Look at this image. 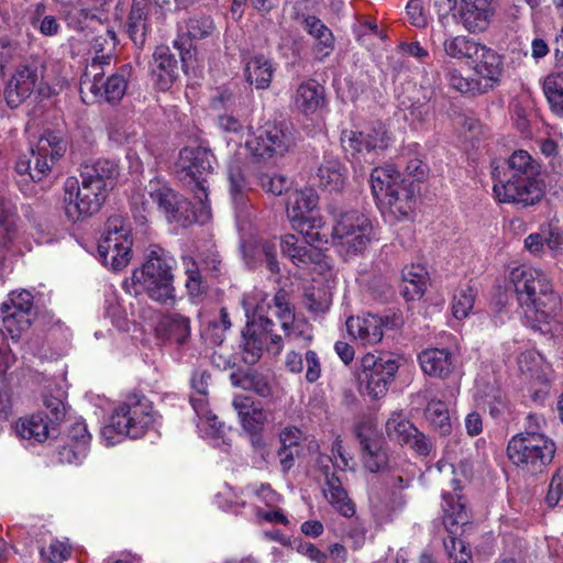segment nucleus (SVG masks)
<instances>
[{
	"mask_svg": "<svg viewBox=\"0 0 563 563\" xmlns=\"http://www.w3.org/2000/svg\"><path fill=\"white\" fill-rule=\"evenodd\" d=\"M62 208L71 223L85 221L101 209L107 194L101 191L98 181L67 177L63 186Z\"/></svg>",
	"mask_w": 563,
	"mask_h": 563,
	"instance_id": "12",
	"label": "nucleus"
},
{
	"mask_svg": "<svg viewBox=\"0 0 563 563\" xmlns=\"http://www.w3.org/2000/svg\"><path fill=\"white\" fill-rule=\"evenodd\" d=\"M540 164L523 150L515 151L507 159L505 179L494 177L493 194L499 203L527 208L543 198L544 183L541 179Z\"/></svg>",
	"mask_w": 563,
	"mask_h": 563,
	"instance_id": "2",
	"label": "nucleus"
},
{
	"mask_svg": "<svg viewBox=\"0 0 563 563\" xmlns=\"http://www.w3.org/2000/svg\"><path fill=\"white\" fill-rule=\"evenodd\" d=\"M233 408L238 413L242 428L251 434H260L266 420L267 413L252 398L247 396H235Z\"/></svg>",
	"mask_w": 563,
	"mask_h": 563,
	"instance_id": "30",
	"label": "nucleus"
},
{
	"mask_svg": "<svg viewBox=\"0 0 563 563\" xmlns=\"http://www.w3.org/2000/svg\"><path fill=\"white\" fill-rule=\"evenodd\" d=\"M421 371L431 377L448 378L457 369L456 357L446 347H429L418 355Z\"/></svg>",
	"mask_w": 563,
	"mask_h": 563,
	"instance_id": "27",
	"label": "nucleus"
},
{
	"mask_svg": "<svg viewBox=\"0 0 563 563\" xmlns=\"http://www.w3.org/2000/svg\"><path fill=\"white\" fill-rule=\"evenodd\" d=\"M158 413L143 395H129L113 411L110 422L101 429V441L113 446L123 438L139 439L157 421Z\"/></svg>",
	"mask_w": 563,
	"mask_h": 563,
	"instance_id": "4",
	"label": "nucleus"
},
{
	"mask_svg": "<svg viewBox=\"0 0 563 563\" xmlns=\"http://www.w3.org/2000/svg\"><path fill=\"white\" fill-rule=\"evenodd\" d=\"M194 410L200 437L213 446L223 448V450L229 448L231 443L227 437L228 428L218 421L217 416L209 409V404H205L201 399L195 400Z\"/></svg>",
	"mask_w": 563,
	"mask_h": 563,
	"instance_id": "25",
	"label": "nucleus"
},
{
	"mask_svg": "<svg viewBox=\"0 0 563 563\" xmlns=\"http://www.w3.org/2000/svg\"><path fill=\"white\" fill-rule=\"evenodd\" d=\"M132 244L130 224L121 216L110 217L98 243L99 258L113 271H121L131 260Z\"/></svg>",
	"mask_w": 563,
	"mask_h": 563,
	"instance_id": "15",
	"label": "nucleus"
},
{
	"mask_svg": "<svg viewBox=\"0 0 563 563\" xmlns=\"http://www.w3.org/2000/svg\"><path fill=\"white\" fill-rule=\"evenodd\" d=\"M246 493L257 498L258 501L265 504L267 507H274L280 501V496L267 484L249 485Z\"/></svg>",
	"mask_w": 563,
	"mask_h": 563,
	"instance_id": "63",
	"label": "nucleus"
},
{
	"mask_svg": "<svg viewBox=\"0 0 563 563\" xmlns=\"http://www.w3.org/2000/svg\"><path fill=\"white\" fill-rule=\"evenodd\" d=\"M282 252L289 256L297 266L306 265L312 261V251L298 244L294 234H286L280 240Z\"/></svg>",
	"mask_w": 563,
	"mask_h": 563,
	"instance_id": "54",
	"label": "nucleus"
},
{
	"mask_svg": "<svg viewBox=\"0 0 563 563\" xmlns=\"http://www.w3.org/2000/svg\"><path fill=\"white\" fill-rule=\"evenodd\" d=\"M426 419L440 434L446 435L451 432V419L448 406L440 399H431L426 408Z\"/></svg>",
	"mask_w": 563,
	"mask_h": 563,
	"instance_id": "48",
	"label": "nucleus"
},
{
	"mask_svg": "<svg viewBox=\"0 0 563 563\" xmlns=\"http://www.w3.org/2000/svg\"><path fill=\"white\" fill-rule=\"evenodd\" d=\"M10 355L0 349V422L8 420L11 410V400L3 386V377L10 366Z\"/></svg>",
	"mask_w": 563,
	"mask_h": 563,
	"instance_id": "57",
	"label": "nucleus"
},
{
	"mask_svg": "<svg viewBox=\"0 0 563 563\" xmlns=\"http://www.w3.org/2000/svg\"><path fill=\"white\" fill-rule=\"evenodd\" d=\"M245 146L257 161H276L295 146L294 130L286 122L268 121L249 135Z\"/></svg>",
	"mask_w": 563,
	"mask_h": 563,
	"instance_id": "13",
	"label": "nucleus"
},
{
	"mask_svg": "<svg viewBox=\"0 0 563 563\" xmlns=\"http://www.w3.org/2000/svg\"><path fill=\"white\" fill-rule=\"evenodd\" d=\"M555 451V443L543 432L517 433L507 445L508 459L529 473L541 472L553 461Z\"/></svg>",
	"mask_w": 563,
	"mask_h": 563,
	"instance_id": "10",
	"label": "nucleus"
},
{
	"mask_svg": "<svg viewBox=\"0 0 563 563\" xmlns=\"http://www.w3.org/2000/svg\"><path fill=\"white\" fill-rule=\"evenodd\" d=\"M371 187L387 222L412 218L416 207L413 189L393 165L375 167L371 174Z\"/></svg>",
	"mask_w": 563,
	"mask_h": 563,
	"instance_id": "3",
	"label": "nucleus"
},
{
	"mask_svg": "<svg viewBox=\"0 0 563 563\" xmlns=\"http://www.w3.org/2000/svg\"><path fill=\"white\" fill-rule=\"evenodd\" d=\"M541 231L545 234V245L552 257L563 254V229L555 224L542 225Z\"/></svg>",
	"mask_w": 563,
	"mask_h": 563,
	"instance_id": "61",
	"label": "nucleus"
},
{
	"mask_svg": "<svg viewBox=\"0 0 563 563\" xmlns=\"http://www.w3.org/2000/svg\"><path fill=\"white\" fill-rule=\"evenodd\" d=\"M543 92L551 110L563 115V71L552 73L544 78Z\"/></svg>",
	"mask_w": 563,
	"mask_h": 563,
	"instance_id": "51",
	"label": "nucleus"
},
{
	"mask_svg": "<svg viewBox=\"0 0 563 563\" xmlns=\"http://www.w3.org/2000/svg\"><path fill=\"white\" fill-rule=\"evenodd\" d=\"M509 282L526 323L533 330L548 332L562 306L550 274L540 267L523 264L511 268Z\"/></svg>",
	"mask_w": 563,
	"mask_h": 563,
	"instance_id": "1",
	"label": "nucleus"
},
{
	"mask_svg": "<svg viewBox=\"0 0 563 563\" xmlns=\"http://www.w3.org/2000/svg\"><path fill=\"white\" fill-rule=\"evenodd\" d=\"M212 154L202 146H186L179 152L177 173L195 186V199L208 201L206 176L212 172Z\"/></svg>",
	"mask_w": 563,
	"mask_h": 563,
	"instance_id": "19",
	"label": "nucleus"
},
{
	"mask_svg": "<svg viewBox=\"0 0 563 563\" xmlns=\"http://www.w3.org/2000/svg\"><path fill=\"white\" fill-rule=\"evenodd\" d=\"M482 43L466 35H448L442 42L445 57L456 60L474 59Z\"/></svg>",
	"mask_w": 563,
	"mask_h": 563,
	"instance_id": "40",
	"label": "nucleus"
},
{
	"mask_svg": "<svg viewBox=\"0 0 563 563\" xmlns=\"http://www.w3.org/2000/svg\"><path fill=\"white\" fill-rule=\"evenodd\" d=\"M158 13L151 0H133L128 18V33L135 45H143L150 31V16Z\"/></svg>",
	"mask_w": 563,
	"mask_h": 563,
	"instance_id": "29",
	"label": "nucleus"
},
{
	"mask_svg": "<svg viewBox=\"0 0 563 563\" xmlns=\"http://www.w3.org/2000/svg\"><path fill=\"white\" fill-rule=\"evenodd\" d=\"M274 66L269 58L264 55L251 56L245 62L244 75L256 89H266L269 87L273 75Z\"/></svg>",
	"mask_w": 563,
	"mask_h": 563,
	"instance_id": "38",
	"label": "nucleus"
},
{
	"mask_svg": "<svg viewBox=\"0 0 563 563\" xmlns=\"http://www.w3.org/2000/svg\"><path fill=\"white\" fill-rule=\"evenodd\" d=\"M45 65L40 59H32L16 68L7 84L4 98L11 109L21 106L33 92L49 97L52 89L45 81Z\"/></svg>",
	"mask_w": 563,
	"mask_h": 563,
	"instance_id": "16",
	"label": "nucleus"
},
{
	"mask_svg": "<svg viewBox=\"0 0 563 563\" xmlns=\"http://www.w3.org/2000/svg\"><path fill=\"white\" fill-rule=\"evenodd\" d=\"M471 63L474 78L484 95L501 84L505 74L504 57L495 49L482 44Z\"/></svg>",
	"mask_w": 563,
	"mask_h": 563,
	"instance_id": "22",
	"label": "nucleus"
},
{
	"mask_svg": "<svg viewBox=\"0 0 563 563\" xmlns=\"http://www.w3.org/2000/svg\"><path fill=\"white\" fill-rule=\"evenodd\" d=\"M66 25L76 31L85 32L102 24L106 19L104 8L111 0H54Z\"/></svg>",
	"mask_w": 563,
	"mask_h": 563,
	"instance_id": "21",
	"label": "nucleus"
},
{
	"mask_svg": "<svg viewBox=\"0 0 563 563\" xmlns=\"http://www.w3.org/2000/svg\"><path fill=\"white\" fill-rule=\"evenodd\" d=\"M45 12L46 5L43 2H37L29 14V22L42 35L55 36L60 32L62 26L56 16Z\"/></svg>",
	"mask_w": 563,
	"mask_h": 563,
	"instance_id": "47",
	"label": "nucleus"
},
{
	"mask_svg": "<svg viewBox=\"0 0 563 563\" xmlns=\"http://www.w3.org/2000/svg\"><path fill=\"white\" fill-rule=\"evenodd\" d=\"M415 432H417V428L402 411H394L386 421L387 437L401 445H406Z\"/></svg>",
	"mask_w": 563,
	"mask_h": 563,
	"instance_id": "46",
	"label": "nucleus"
},
{
	"mask_svg": "<svg viewBox=\"0 0 563 563\" xmlns=\"http://www.w3.org/2000/svg\"><path fill=\"white\" fill-rule=\"evenodd\" d=\"M147 198L143 202V210L150 212L154 207L162 211L169 222L188 227L194 222L205 223L211 218V208L205 199L196 200V209L191 202L179 199L177 195L158 179L151 180L146 188Z\"/></svg>",
	"mask_w": 563,
	"mask_h": 563,
	"instance_id": "9",
	"label": "nucleus"
},
{
	"mask_svg": "<svg viewBox=\"0 0 563 563\" xmlns=\"http://www.w3.org/2000/svg\"><path fill=\"white\" fill-rule=\"evenodd\" d=\"M119 174L118 165L110 159L100 158L97 159L92 165L85 166L80 174V178L90 180L91 183L98 181L101 187V191L107 194V181L114 178Z\"/></svg>",
	"mask_w": 563,
	"mask_h": 563,
	"instance_id": "45",
	"label": "nucleus"
},
{
	"mask_svg": "<svg viewBox=\"0 0 563 563\" xmlns=\"http://www.w3.org/2000/svg\"><path fill=\"white\" fill-rule=\"evenodd\" d=\"M271 331H265L263 329V333L256 334L255 330L251 328L250 331H245L243 333L244 338V361L246 363H255L262 354L263 345L267 341V335Z\"/></svg>",
	"mask_w": 563,
	"mask_h": 563,
	"instance_id": "55",
	"label": "nucleus"
},
{
	"mask_svg": "<svg viewBox=\"0 0 563 563\" xmlns=\"http://www.w3.org/2000/svg\"><path fill=\"white\" fill-rule=\"evenodd\" d=\"M228 181L230 197L236 210V217L240 218L246 208L250 183L239 164L234 163L229 166Z\"/></svg>",
	"mask_w": 563,
	"mask_h": 563,
	"instance_id": "37",
	"label": "nucleus"
},
{
	"mask_svg": "<svg viewBox=\"0 0 563 563\" xmlns=\"http://www.w3.org/2000/svg\"><path fill=\"white\" fill-rule=\"evenodd\" d=\"M444 78L448 86L456 92L473 97L484 95L476 79L464 76L462 70L456 67L448 68Z\"/></svg>",
	"mask_w": 563,
	"mask_h": 563,
	"instance_id": "50",
	"label": "nucleus"
},
{
	"mask_svg": "<svg viewBox=\"0 0 563 563\" xmlns=\"http://www.w3.org/2000/svg\"><path fill=\"white\" fill-rule=\"evenodd\" d=\"M251 444L253 448L254 462L260 467L273 463L275 460V451L264 441L261 434H253L251 437Z\"/></svg>",
	"mask_w": 563,
	"mask_h": 563,
	"instance_id": "59",
	"label": "nucleus"
},
{
	"mask_svg": "<svg viewBox=\"0 0 563 563\" xmlns=\"http://www.w3.org/2000/svg\"><path fill=\"white\" fill-rule=\"evenodd\" d=\"M159 328L177 344L186 343L191 332L189 318L179 313L164 316L159 321Z\"/></svg>",
	"mask_w": 563,
	"mask_h": 563,
	"instance_id": "44",
	"label": "nucleus"
},
{
	"mask_svg": "<svg viewBox=\"0 0 563 563\" xmlns=\"http://www.w3.org/2000/svg\"><path fill=\"white\" fill-rule=\"evenodd\" d=\"M401 278L404 286V296L408 300H415L422 297L428 284V272L421 264H410L402 268Z\"/></svg>",
	"mask_w": 563,
	"mask_h": 563,
	"instance_id": "42",
	"label": "nucleus"
},
{
	"mask_svg": "<svg viewBox=\"0 0 563 563\" xmlns=\"http://www.w3.org/2000/svg\"><path fill=\"white\" fill-rule=\"evenodd\" d=\"M463 1L461 18L465 27L471 32L485 30L492 14L489 2L487 0Z\"/></svg>",
	"mask_w": 563,
	"mask_h": 563,
	"instance_id": "39",
	"label": "nucleus"
},
{
	"mask_svg": "<svg viewBox=\"0 0 563 563\" xmlns=\"http://www.w3.org/2000/svg\"><path fill=\"white\" fill-rule=\"evenodd\" d=\"M174 266L175 260L167 251L157 245L151 246L145 263L131 276L132 289L129 291L134 295L146 291L152 299L161 303L173 302Z\"/></svg>",
	"mask_w": 563,
	"mask_h": 563,
	"instance_id": "6",
	"label": "nucleus"
},
{
	"mask_svg": "<svg viewBox=\"0 0 563 563\" xmlns=\"http://www.w3.org/2000/svg\"><path fill=\"white\" fill-rule=\"evenodd\" d=\"M231 328V321L225 308L220 311V321H210L205 335L214 344H221L224 339V332Z\"/></svg>",
	"mask_w": 563,
	"mask_h": 563,
	"instance_id": "60",
	"label": "nucleus"
},
{
	"mask_svg": "<svg viewBox=\"0 0 563 563\" xmlns=\"http://www.w3.org/2000/svg\"><path fill=\"white\" fill-rule=\"evenodd\" d=\"M333 227L331 240L338 253L349 260L361 255L368 245L378 240L374 221L358 210L331 209Z\"/></svg>",
	"mask_w": 563,
	"mask_h": 563,
	"instance_id": "7",
	"label": "nucleus"
},
{
	"mask_svg": "<svg viewBox=\"0 0 563 563\" xmlns=\"http://www.w3.org/2000/svg\"><path fill=\"white\" fill-rule=\"evenodd\" d=\"M52 422L41 411L33 413L29 417L21 418L16 424L15 430L20 438L36 443L44 442L49 434Z\"/></svg>",
	"mask_w": 563,
	"mask_h": 563,
	"instance_id": "36",
	"label": "nucleus"
},
{
	"mask_svg": "<svg viewBox=\"0 0 563 563\" xmlns=\"http://www.w3.org/2000/svg\"><path fill=\"white\" fill-rule=\"evenodd\" d=\"M2 327L5 334L12 340H18L31 324L30 317L26 314L1 313Z\"/></svg>",
	"mask_w": 563,
	"mask_h": 563,
	"instance_id": "56",
	"label": "nucleus"
},
{
	"mask_svg": "<svg viewBox=\"0 0 563 563\" xmlns=\"http://www.w3.org/2000/svg\"><path fill=\"white\" fill-rule=\"evenodd\" d=\"M230 378L234 386L252 390L262 397H267L272 393L271 384L263 374L250 372L242 377H239L238 374H232Z\"/></svg>",
	"mask_w": 563,
	"mask_h": 563,
	"instance_id": "53",
	"label": "nucleus"
},
{
	"mask_svg": "<svg viewBox=\"0 0 563 563\" xmlns=\"http://www.w3.org/2000/svg\"><path fill=\"white\" fill-rule=\"evenodd\" d=\"M319 184L324 189L338 191L343 188L345 181V168L334 158H327L318 170Z\"/></svg>",
	"mask_w": 563,
	"mask_h": 563,
	"instance_id": "43",
	"label": "nucleus"
},
{
	"mask_svg": "<svg viewBox=\"0 0 563 563\" xmlns=\"http://www.w3.org/2000/svg\"><path fill=\"white\" fill-rule=\"evenodd\" d=\"M520 373L528 379L545 382L551 373V365L534 349L521 352L517 358Z\"/></svg>",
	"mask_w": 563,
	"mask_h": 563,
	"instance_id": "35",
	"label": "nucleus"
},
{
	"mask_svg": "<svg viewBox=\"0 0 563 563\" xmlns=\"http://www.w3.org/2000/svg\"><path fill=\"white\" fill-rule=\"evenodd\" d=\"M271 302L268 296L258 288H254L243 296L242 306L245 311L247 331L256 325L265 331L273 330V321L266 317L267 311L272 308ZM273 303L286 336L299 338L303 333L301 328L307 324L296 320L287 292L284 290L277 291L273 298Z\"/></svg>",
	"mask_w": 563,
	"mask_h": 563,
	"instance_id": "8",
	"label": "nucleus"
},
{
	"mask_svg": "<svg viewBox=\"0 0 563 563\" xmlns=\"http://www.w3.org/2000/svg\"><path fill=\"white\" fill-rule=\"evenodd\" d=\"M398 368L397 360L385 358L368 352L358 361L357 376L365 384L368 395L378 399L387 393Z\"/></svg>",
	"mask_w": 563,
	"mask_h": 563,
	"instance_id": "20",
	"label": "nucleus"
},
{
	"mask_svg": "<svg viewBox=\"0 0 563 563\" xmlns=\"http://www.w3.org/2000/svg\"><path fill=\"white\" fill-rule=\"evenodd\" d=\"M393 137L383 122H374L362 131L345 130L341 143L346 153L356 161L373 164L391 144Z\"/></svg>",
	"mask_w": 563,
	"mask_h": 563,
	"instance_id": "17",
	"label": "nucleus"
},
{
	"mask_svg": "<svg viewBox=\"0 0 563 563\" xmlns=\"http://www.w3.org/2000/svg\"><path fill=\"white\" fill-rule=\"evenodd\" d=\"M109 139L119 145L130 144L136 137V130L132 124L115 121L108 128Z\"/></svg>",
	"mask_w": 563,
	"mask_h": 563,
	"instance_id": "58",
	"label": "nucleus"
},
{
	"mask_svg": "<svg viewBox=\"0 0 563 563\" xmlns=\"http://www.w3.org/2000/svg\"><path fill=\"white\" fill-rule=\"evenodd\" d=\"M331 452L333 457L320 455L317 460V466L324 479L323 495L339 514L350 518L355 514V507L336 474V471L343 472L350 467V457L344 453L340 438L333 441Z\"/></svg>",
	"mask_w": 563,
	"mask_h": 563,
	"instance_id": "11",
	"label": "nucleus"
},
{
	"mask_svg": "<svg viewBox=\"0 0 563 563\" xmlns=\"http://www.w3.org/2000/svg\"><path fill=\"white\" fill-rule=\"evenodd\" d=\"M476 289L471 285L459 286L453 294L451 301L452 314L457 320H463L470 316L474 308Z\"/></svg>",
	"mask_w": 563,
	"mask_h": 563,
	"instance_id": "49",
	"label": "nucleus"
},
{
	"mask_svg": "<svg viewBox=\"0 0 563 563\" xmlns=\"http://www.w3.org/2000/svg\"><path fill=\"white\" fill-rule=\"evenodd\" d=\"M33 308V295L26 289L13 290L8 295V299L0 305V313L26 314Z\"/></svg>",
	"mask_w": 563,
	"mask_h": 563,
	"instance_id": "52",
	"label": "nucleus"
},
{
	"mask_svg": "<svg viewBox=\"0 0 563 563\" xmlns=\"http://www.w3.org/2000/svg\"><path fill=\"white\" fill-rule=\"evenodd\" d=\"M153 58L152 73L156 85L161 90H167L178 77L177 60L167 46H158Z\"/></svg>",
	"mask_w": 563,
	"mask_h": 563,
	"instance_id": "31",
	"label": "nucleus"
},
{
	"mask_svg": "<svg viewBox=\"0 0 563 563\" xmlns=\"http://www.w3.org/2000/svg\"><path fill=\"white\" fill-rule=\"evenodd\" d=\"M434 470L440 474L453 476L451 478V490L443 489L442 492L443 525L450 533L449 538L444 540L449 563H473L470 547L462 539L453 536L459 525L467 522L466 503L461 494V486L454 476V466L441 460L435 464Z\"/></svg>",
	"mask_w": 563,
	"mask_h": 563,
	"instance_id": "5",
	"label": "nucleus"
},
{
	"mask_svg": "<svg viewBox=\"0 0 563 563\" xmlns=\"http://www.w3.org/2000/svg\"><path fill=\"white\" fill-rule=\"evenodd\" d=\"M302 26L314 40L316 58L322 60L328 57L334 49V37L331 30L314 15L303 16Z\"/></svg>",
	"mask_w": 563,
	"mask_h": 563,
	"instance_id": "32",
	"label": "nucleus"
},
{
	"mask_svg": "<svg viewBox=\"0 0 563 563\" xmlns=\"http://www.w3.org/2000/svg\"><path fill=\"white\" fill-rule=\"evenodd\" d=\"M91 435L84 420H76L65 435V444L57 451L58 462L78 465L86 459Z\"/></svg>",
	"mask_w": 563,
	"mask_h": 563,
	"instance_id": "24",
	"label": "nucleus"
},
{
	"mask_svg": "<svg viewBox=\"0 0 563 563\" xmlns=\"http://www.w3.org/2000/svg\"><path fill=\"white\" fill-rule=\"evenodd\" d=\"M70 555V547L63 541L54 540L48 547L42 548L41 556L49 563H62Z\"/></svg>",
	"mask_w": 563,
	"mask_h": 563,
	"instance_id": "62",
	"label": "nucleus"
},
{
	"mask_svg": "<svg viewBox=\"0 0 563 563\" xmlns=\"http://www.w3.org/2000/svg\"><path fill=\"white\" fill-rule=\"evenodd\" d=\"M291 224L310 246L321 249L329 243L331 234L323 217L312 214Z\"/></svg>",
	"mask_w": 563,
	"mask_h": 563,
	"instance_id": "34",
	"label": "nucleus"
},
{
	"mask_svg": "<svg viewBox=\"0 0 563 563\" xmlns=\"http://www.w3.org/2000/svg\"><path fill=\"white\" fill-rule=\"evenodd\" d=\"M16 205L10 198L0 197V250H4L18 233Z\"/></svg>",
	"mask_w": 563,
	"mask_h": 563,
	"instance_id": "41",
	"label": "nucleus"
},
{
	"mask_svg": "<svg viewBox=\"0 0 563 563\" xmlns=\"http://www.w3.org/2000/svg\"><path fill=\"white\" fill-rule=\"evenodd\" d=\"M319 197L312 188L296 189L287 198V216L291 223L308 218L317 208Z\"/></svg>",
	"mask_w": 563,
	"mask_h": 563,
	"instance_id": "33",
	"label": "nucleus"
},
{
	"mask_svg": "<svg viewBox=\"0 0 563 563\" xmlns=\"http://www.w3.org/2000/svg\"><path fill=\"white\" fill-rule=\"evenodd\" d=\"M260 185L265 191L275 196H279L288 190L290 181L282 175L263 174L260 176Z\"/></svg>",
	"mask_w": 563,
	"mask_h": 563,
	"instance_id": "64",
	"label": "nucleus"
},
{
	"mask_svg": "<svg viewBox=\"0 0 563 563\" xmlns=\"http://www.w3.org/2000/svg\"><path fill=\"white\" fill-rule=\"evenodd\" d=\"M110 64L109 55L92 57L80 81V95L85 103L99 99L118 102L126 90V80L122 75H112L106 82L102 80V66Z\"/></svg>",
	"mask_w": 563,
	"mask_h": 563,
	"instance_id": "14",
	"label": "nucleus"
},
{
	"mask_svg": "<svg viewBox=\"0 0 563 563\" xmlns=\"http://www.w3.org/2000/svg\"><path fill=\"white\" fill-rule=\"evenodd\" d=\"M389 321V317L363 313L349 317L345 325L353 341L363 346H368L378 344L383 340L384 330L388 327Z\"/></svg>",
	"mask_w": 563,
	"mask_h": 563,
	"instance_id": "23",
	"label": "nucleus"
},
{
	"mask_svg": "<svg viewBox=\"0 0 563 563\" xmlns=\"http://www.w3.org/2000/svg\"><path fill=\"white\" fill-rule=\"evenodd\" d=\"M178 37L174 46L179 51L184 68H187V59L190 56V46L187 47V40L199 41L212 35L214 32L213 20L208 15H195L178 26Z\"/></svg>",
	"mask_w": 563,
	"mask_h": 563,
	"instance_id": "26",
	"label": "nucleus"
},
{
	"mask_svg": "<svg viewBox=\"0 0 563 563\" xmlns=\"http://www.w3.org/2000/svg\"><path fill=\"white\" fill-rule=\"evenodd\" d=\"M291 104L306 117L318 113L325 104L324 87L313 79L302 81L292 93Z\"/></svg>",
	"mask_w": 563,
	"mask_h": 563,
	"instance_id": "28",
	"label": "nucleus"
},
{
	"mask_svg": "<svg viewBox=\"0 0 563 563\" xmlns=\"http://www.w3.org/2000/svg\"><path fill=\"white\" fill-rule=\"evenodd\" d=\"M65 152V140L54 132H47L38 139L35 147L32 148L33 162L26 158H20L16 162V173L29 176L33 181H41Z\"/></svg>",
	"mask_w": 563,
	"mask_h": 563,
	"instance_id": "18",
	"label": "nucleus"
}]
</instances>
